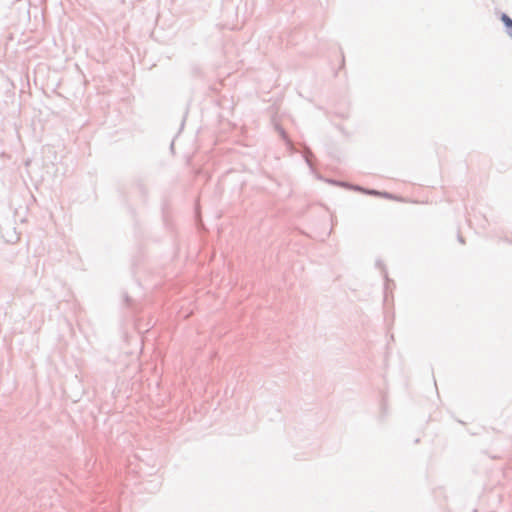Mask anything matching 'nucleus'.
Masks as SVG:
<instances>
[{
	"label": "nucleus",
	"instance_id": "obj_2",
	"mask_svg": "<svg viewBox=\"0 0 512 512\" xmlns=\"http://www.w3.org/2000/svg\"><path fill=\"white\" fill-rule=\"evenodd\" d=\"M360 191H362L366 194H369V195H375V196H380V197H384V198H388V199H393V197L386 192H379L376 190H365V189H360Z\"/></svg>",
	"mask_w": 512,
	"mask_h": 512
},
{
	"label": "nucleus",
	"instance_id": "obj_1",
	"mask_svg": "<svg viewBox=\"0 0 512 512\" xmlns=\"http://www.w3.org/2000/svg\"><path fill=\"white\" fill-rule=\"evenodd\" d=\"M501 20L507 29L508 35L512 37V19L508 15L502 14Z\"/></svg>",
	"mask_w": 512,
	"mask_h": 512
}]
</instances>
